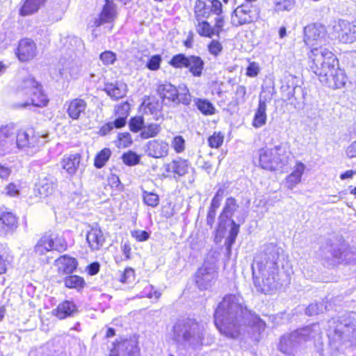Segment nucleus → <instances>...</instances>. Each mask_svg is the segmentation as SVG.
I'll return each instance as SVG.
<instances>
[{"label":"nucleus","mask_w":356,"mask_h":356,"mask_svg":"<svg viewBox=\"0 0 356 356\" xmlns=\"http://www.w3.org/2000/svg\"><path fill=\"white\" fill-rule=\"evenodd\" d=\"M266 108V99H262L261 95H260L258 108L255 112L252 122V125L254 127L259 128L266 124L267 119Z\"/></svg>","instance_id":"obj_31"},{"label":"nucleus","mask_w":356,"mask_h":356,"mask_svg":"<svg viewBox=\"0 0 356 356\" xmlns=\"http://www.w3.org/2000/svg\"><path fill=\"white\" fill-rule=\"evenodd\" d=\"M217 277L218 272L213 266L204 265L197 270L195 281L200 290H207L215 283Z\"/></svg>","instance_id":"obj_13"},{"label":"nucleus","mask_w":356,"mask_h":356,"mask_svg":"<svg viewBox=\"0 0 356 356\" xmlns=\"http://www.w3.org/2000/svg\"><path fill=\"white\" fill-rule=\"evenodd\" d=\"M138 341L135 338L126 339L114 344L111 351L112 356H138Z\"/></svg>","instance_id":"obj_18"},{"label":"nucleus","mask_w":356,"mask_h":356,"mask_svg":"<svg viewBox=\"0 0 356 356\" xmlns=\"http://www.w3.org/2000/svg\"><path fill=\"white\" fill-rule=\"evenodd\" d=\"M100 60L104 65H112L116 60V55L111 51H105L100 54Z\"/></svg>","instance_id":"obj_55"},{"label":"nucleus","mask_w":356,"mask_h":356,"mask_svg":"<svg viewBox=\"0 0 356 356\" xmlns=\"http://www.w3.org/2000/svg\"><path fill=\"white\" fill-rule=\"evenodd\" d=\"M339 28L337 30V37L343 43H352L356 41V24H350L346 20H339Z\"/></svg>","instance_id":"obj_22"},{"label":"nucleus","mask_w":356,"mask_h":356,"mask_svg":"<svg viewBox=\"0 0 356 356\" xmlns=\"http://www.w3.org/2000/svg\"><path fill=\"white\" fill-rule=\"evenodd\" d=\"M53 250V241L51 236L44 234L38 241L34 248V252L38 255H44L47 252Z\"/></svg>","instance_id":"obj_35"},{"label":"nucleus","mask_w":356,"mask_h":356,"mask_svg":"<svg viewBox=\"0 0 356 356\" xmlns=\"http://www.w3.org/2000/svg\"><path fill=\"white\" fill-rule=\"evenodd\" d=\"M65 285L67 288L75 289L78 291L84 287L85 281L83 278L78 275H70L65 278Z\"/></svg>","instance_id":"obj_40"},{"label":"nucleus","mask_w":356,"mask_h":356,"mask_svg":"<svg viewBox=\"0 0 356 356\" xmlns=\"http://www.w3.org/2000/svg\"><path fill=\"white\" fill-rule=\"evenodd\" d=\"M134 280V270L131 268H127L123 272H120L119 280L122 283L129 284Z\"/></svg>","instance_id":"obj_52"},{"label":"nucleus","mask_w":356,"mask_h":356,"mask_svg":"<svg viewBox=\"0 0 356 356\" xmlns=\"http://www.w3.org/2000/svg\"><path fill=\"white\" fill-rule=\"evenodd\" d=\"M0 221L8 228L16 227L17 224L16 216L10 212L3 213L0 217Z\"/></svg>","instance_id":"obj_47"},{"label":"nucleus","mask_w":356,"mask_h":356,"mask_svg":"<svg viewBox=\"0 0 356 356\" xmlns=\"http://www.w3.org/2000/svg\"><path fill=\"white\" fill-rule=\"evenodd\" d=\"M321 334L318 323L312 324L280 337L277 349L285 356H296L302 344Z\"/></svg>","instance_id":"obj_4"},{"label":"nucleus","mask_w":356,"mask_h":356,"mask_svg":"<svg viewBox=\"0 0 356 356\" xmlns=\"http://www.w3.org/2000/svg\"><path fill=\"white\" fill-rule=\"evenodd\" d=\"M216 23L214 27L213 28L215 31V34L219 35V33L222 31V28L224 26V17L222 15H217L215 19Z\"/></svg>","instance_id":"obj_62"},{"label":"nucleus","mask_w":356,"mask_h":356,"mask_svg":"<svg viewBox=\"0 0 356 356\" xmlns=\"http://www.w3.org/2000/svg\"><path fill=\"white\" fill-rule=\"evenodd\" d=\"M291 152L286 145L259 150V163L263 169L275 171L282 169L289 162Z\"/></svg>","instance_id":"obj_6"},{"label":"nucleus","mask_w":356,"mask_h":356,"mask_svg":"<svg viewBox=\"0 0 356 356\" xmlns=\"http://www.w3.org/2000/svg\"><path fill=\"white\" fill-rule=\"evenodd\" d=\"M1 194L8 197L16 198L20 196V190L15 184L9 183L3 188Z\"/></svg>","instance_id":"obj_44"},{"label":"nucleus","mask_w":356,"mask_h":356,"mask_svg":"<svg viewBox=\"0 0 356 356\" xmlns=\"http://www.w3.org/2000/svg\"><path fill=\"white\" fill-rule=\"evenodd\" d=\"M106 241L105 236L97 224L88 225L86 233V242L92 252L99 250Z\"/></svg>","instance_id":"obj_17"},{"label":"nucleus","mask_w":356,"mask_h":356,"mask_svg":"<svg viewBox=\"0 0 356 356\" xmlns=\"http://www.w3.org/2000/svg\"><path fill=\"white\" fill-rule=\"evenodd\" d=\"M211 54L218 56L222 50V46L218 40H213L208 46Z\"/></svg>","instance_id":"obj_58"},{"label":"nucleus","mask_w":356,"mask_h":356,"mask_svg":"<svg viewBox=\"0 0 356 356\" xmlns=\"http://www.w3.org/2000/svg\"><path fill=\"white\" fill-rule=\"evenodd\" d=\"M297 90H301V88L298 87H290L289 86L282 87V92L284 100L289 102L291 104H294L293 98L294 97V99H296L294 95Z\"/></svg>","instance_id":"obj_48"},{"label":"nucleus","mask_w":356,"mask_h":356,"mask_svg":"<svg viewBox=\"0 0 356 356\" xmlns=\"http://www.w3.org/2000/svg\"><path fill=\"white\" fill-rule=\"evenodd\" d=\"M169 64L176 68H187L193 76L200 77L204 67V60L197 56L179 54L174 56Z\"/></svg>","instance_id":"obj_10"},{"label":"nucleus","mask_w":356,"mask_h":356,"mask_svg":"<svg viewBox=\"0 0 356 356\" xmlns=\"http://www.w3.org/2000/svg\"><path fill=\"white\" fill-rule=\"evenodd\" d=\"M169 145L161 140H152L147 143L145 152L148 156L161 159L168 154Z\"/></svg>","instance_id":"obj_21"},{"label":"nucleus","mask_w":356,"mask_h":356,"mask_svg":"<svg viewBox=\"0 0 356 356\" xmlns=\"http://www.w3.org/2000/svg\"><path fill=\"white\" fill-rule=\"evenodd\" d=\"M15 133L13 125L0 129V156L15 152Z\"/></svg>","instance_id":"obj_15"},{"label":"nucleus","mask_w":356,"mask_h":356,"mask_svg":"<svg viewBox=\"0 0 356 356\" xmlns=\"http://www.w3.org/2000/svg\"><path fill=\"white\" fill-rule=\"evenodd\" d=\"M210 6H212V5L209 2V0H197L195 6L196 20L208 18L211 13Z\"/></svg>","instance_id":"obj_34"},{"label":"nucleus","mask_w":356,"mask_h":356,"mask_svg":"<svg viewBox=\"0 0 356 356\" xmlns=\"http://www.w3.org/2000/svg\"><path fill=\"white\" fill-rule=\"evenodd\" d=\"M309 58L312 60L310 68L316 75H318V72L325 70L328 66L338 64V60L334 54L325 47L312 48Z\"/></svg>","instance_id":"obj_8"},{"label":"nucleus","mask_w":356,"mask_h":356,"mask_svg":"<svg viewBox=\"0 0 356 356\" xmlns=\"http://www.w3.org/2000/svg\"><path fill=\"white\" fill-rule=\"evenodd\" d=\"M67 105V113L72 120H79L87 108L86 102L81 98H75L66 103Z\"/></svg>","instance_id":"obj_23"},{"label":"nucleus","mask_w":356,"mask_h":356,"mask_svg":"<svg viewBox=\"0 0 356 356\" xmlns=\"http://www.w3.org/2000/svg\"><path fill=\"white\" fill-rule=\"evenodd\" d=\"M47 0H26L22 6L19 13L22 16L31 15L39 10Z\"/></svg>","instance_id":"obj_33"},{"label":"nucleus","mask_w":356,"mask_h":356,"mask_svg":"<svg viewBox=\"0 0 356 356\" xmlns=\"http://www.w3.org/2000/svg\"><path fill=\"white\" fill-rule=\"evenodd\" d=\"M207 325L194 318L177 321L172 330V339L185 348L200 349L206 341Z\"/></svg>","instance_id":"obj_3"},{"label":"nucleus","mask_w":356,"mask_h":356,"mask_svg":"<svg viewBox=\"0 0 356 356\" xmlns=\"http://www.w3.org/2000/svg\"><path fill=\"white\" fill-rule=\"evenodd\" d=\"M57 185L56 179L52 176L42 175L37 184L40 195L48 196L53 193Z\"/></svg>","instance_id":"obj_25"},{"label":"nucleus","mask_w":356,"mask_h":356,"mask_svg":"<svg viewBox=\"0 0 356 356\" xmlns=\"http://www.w3.org/2000/svg\"><path fill=\"white\" fill-rule=\"evenodd\" d=\"M259 72V68L258 65L254 63H252L248 67L246 74L248 76L254 77L258 74Z\"/></svg>","instance_id":"obj_64"},{"label":"nucleus","mask_w":356,"mask_h":356,"mask_svg":"<svg viewBox=\"0 0 356 356\" xmlns=\"http://www.w3.org/2000/svg\"><path fill=\"white\" fill-rule=\"evenodd\" d=\"M245 312L243 298L238 295L225 296L218 304L214 322L219 332L227 338L236 339L241 334Z\"/></svg>","instance_id":"obj_2"},{"label":"nucleus","mask_w":356,"mask_h":356,"mask_svg":"<svg viewBox=\"0 0 356 356\" xmlns=\"http://www.w3.org/2000/svg\"><path fill=\"white\" fill-rule=\"evenodd\" d=\"M104 90L113 99L122 98L127 93V86L123 83H108Z\"/></svg>","instance_id":"obj_29"},{"label":"nucleus","mask_w":356,"mask_h":356,"mask_svg":"<svg viewBox=\"0 0 356 356\" xmlns=\"http://www.w3.org/2000/svg\"><path fill=\"white\" fill-rule=\"evenodd\" d=\"M188 166L189 164L186 160L178 158L166 165V171L181 177L188 172Z\"/></svg>","instance_id":"obj_30"},{"label":"nucleus","mask_w":356,"mask_h":356,"mask_svg":"<svg viewBox=\"0 0 356 356\" xmlns=\"http://www.w3.org/2000/svg\"><path fill=\"white\" fill-rule=\"evenodd\" d=\"M224 140V135L221 132H214L208 139L209 145L212 148H218Z\"/></svg>","instance_id":"obj_49"},{"label":"nucleus","mask_w":356,"mask_h":356,"mask_svg":"<svg viewBox=\"0 0 356 356\" xmlns=\"http://www.w3.org/2000/svg\"><path fill=\"white\" fill-rule=\"evenodd\" d=\"M305 169V165L302 163L298 162L296 163L294 170L286 179V186L287 188L292 189L296 184L300 182Z\"/></svg>","instance_id":"obj_32"},{"label":"nucleus","mask_w":356,"mask_h":356,"mask_svg":"<svg viewBox=\"0 0 356 356\" xmlns=\"http://www.w3.org/2000/svg\"><path fill=\"white\" fill-rule=\"evenodd\" d=\"M53 241V250L62 252L66 250L67 243L62 237H59L53 234H49Z\"/></svg>","instance_id":"obj_50"},{"label":"nucleus","mask_w":356,"mask_h":356,"mask_svg":"<svg viewBox=\"0 0 356 356\" xmlns=\"http://www.w3.org/2000/svg\"><path fill=\"white\" fill-rule=\"evenodd\" d=\"M355 316V313H351L340 318H332L327 322V337L334 348H339L343 341L356 339V322L353 321Z\"/></svg>","instance_id":"obj_5"},{"label":"nucleus","mask_w":356,"mask_h":356,"mask_svg":"<svg viewBox=\"0 0 356 356\" xmlns=\"http://www.w3.org/2000/svg\"><path fill=\"white\" fill-rule=\"evenodd\" d=\"M282 249L273 243L264 245L252 264V279L257 291L273 294L282 284L280 282L279 260Z\"/></svg>","instance_id":"obj_1"},{"label":"nucleus","mask_w":356,"mask_h":356,"mask_svg":"<svg viewBox=\"0 0 356 356\" xmlns=\"http://www.w3.org/2000/svg\"><path fill=\"white\" fill-rule=\"evenodd\" d=\"M131 236L139 242L146 241L149 238V234L144 230H134L131 232Z\"/></svg>","instance_id":"obj_59"},{"label":"nucleus","mask_w":356,"mask_h":356,"mask_svg":"<svg viewBox=\"0 0 356 356\" xmlns=\"http://www.w3.org/2000/svg\"><path fill=\"white\" fill-rule=\"evenodd\" d=\"M161 131V127L156 123L144 124L142 131L140 134L141 138L147 139L156 136Z\"/></svg>","instance_id":"obj_37"},{"label":"nucleus","mask_w":356,"mask_h":356,"mask_svg":"<svg viewBox=\"0 0 356 356\" xmlns=\"http://www.w3.org/2000/svg\"><path fill=\"white\" fill-rule=\"evenodd\" d=\"M204 19L197 20V24L196 25V31L202 36L211 38L215 35V31L210 24Z\"/></svg>","instance_id":"obj_39"},{"label":"nucleus","mask_w":356,"mask_h":356,"mask_svg":"<svg viewBox=\"0 0 356 356\" xmlns=\"http://www.w3.org/2000/svg\"><path fill=\"white\" fill-rule=\"evenodd\" d=\"M304 33V41L308 46L314 47L318 44H321L325 40V29L321 25H308L305 27Z\"/></svg>","instance_id":"obj_19"},{"label":"nucleus","mask_w":356,"mask_h":356,"mask_svg":"<svg viewBox=\"0 0 356 356\" xmlns=\"http://www.w3.org/2000/svg\"><path fill=\"white\" fill-rule=\"evenodd\" d=\"M172 146L177 153L182 152L185 149V140L181 136L174 138L172 142Z\"/></svg>","instance_id":"obj_56"},{"label":"nucleus","mask_w":356,"mask_h":356,"mask_svg":"<svg viewBox=\"0 0 356 356\" xmlns=\"http://www.w3.org/2000/svg\"><path fill=\"white\" fill-rule=\"evenodd\" d=\"M224 193H225V190L221 188H219L217 191L216 193L215 194L213 198L212 199L211 203V205L209 207L217 210L220 205Z\"/></svg>","instance_id":"obj_54"},{"label":"nucleus","mask_w":356,"mask_h":356,"mask_svg":"<svg viewBox=\"0 0 356 356\" xmlns=\"http://www.w3.org/2000/svg\"><path fill=\"white\" fill-rule=\"evenodd\" d=\"M194 102L202 114L209 115L215 113V107L209 100L195 98Z\"/></svg>","instance_id":"obj_38"},{"label":"nucleus","mask_w":356,"mask_h":356,"mask_svg":"<svg viewBox=\"0 0 356 356\" xmlns=\"http://www.w3.org/2000/svg\"><path fill=\"white\" fill-rule=\"evenodd\" d=\"M17 91L30 97V100L21 104L20 107H26L29 105L42 107L48 103L47 96L42 91L41 85L31 75H26L21 79Z\"/></svg>","instance_id":"obj_7"},{"label":"nucleus","mask_w":356,"mask_h":356,"mask_svg":"<svg viewBox=\"0 0 356 356\" xmlns=\"http://www.w3.org/2000/svg\"><path fill=\"white\" fill-rule=\"evenodd\" d=\"M241 324H243L241 333L247 327H250L251 331L248 330V332H252V337L255 341L259 340L260 335L266 329V323L251 312H245L244 321Z\"/></svg>","instance_id":"obj_16"},{"label":"nucleus","mask_w":356,"mask_h":356,"mask_svg":"<svg viewBox=\"0 0 356 356\" xmlns=\"http://www.w3.org/2000/svg\"><path fill=\"white\" fill-rule=\"evenodd\" d=\"M178 90L177 100L179 104L181 103L186 106L189 105L191 102V95L187 87L185 85L179 86Z\"/></svg>","instance_id":"obj_45"},{"label":"nucleus","mask_w":356,"mask_h":356,"mask_svg":"<svg viewBox=\"0 0 356 356\" xmlns=\"http://www.w3.org/2000/svg\"><path fill=\"white\" fill-rule=\"evenodd\" d=\"M212 6H210L211 13L220 15L222 10V3L218 0H209Z\"/></svg>","instance_id":"obj_63"},{"label":"nucleus","mask_w":356,"mask_h":356,"mask_svg":"<svg viewBox=\"0 0 356 356\" xmlns=\"http://www.w3.org/2000/svg\"><path fill=\"white\" fill-rule=\"evenodd\" d=\"M37 53L36 44L31 39L24 38L19 42L16 55L20 61L32 60L36 56Z\"/></svg>","instance_id":"obj_20"},{"label":"nucleus","mask_w":356,"mask_h":356,"mask_svg":"<svg viewBox=\"0 0 356 356\" xmlns=\"http://www.w3.org/2000/svg\"><path fill=\"white\" fill-rule=\"evenodd\" d=\"M130 106L127 102H124L118 105L115 108V114L127 117Z\"/></svg>","instance_id":"obj_60"},{"label":"nucleus","mask_w":356,"mask_h":356,"mask_svg":"<svg viewBox=\"0 0 356 356\" xmlns=\"http://www.w3.org/2000/svg\"><path fill=\"white\" fill-rule=\"evenodd\" d=\"M157 92L163 101L166 99L176 105L179 104V101L177 100V95H179L178 88L171 83H165L161 84L158 87Z\"/></svg>","instance_id":"obj_24"},{"label":"nucleus","mask_w":356,"mask_h":356,"mask_svg":"<svg viewBox=\"0 0 356 356\" xmlns=\"http://www.w3.org/2000/svg\"><path fill=\"white\" fill-rule=\"evenodd\" d=\"M47 135L40 136L35 134L32 129L19 130L15 134V145L17 149L26 152H33L37 147L44 144V141H40V139L45 138Z\"/></svg>","instance_id":"obj_11"},{"label":"nucleus","mask_w":356,"mask_h":356,"mask_svg":"<svg viewBox=\"0 0 356 356\" xmlns=\"http://www.w3.org/2000/svg\"><path fill=\"white\" fill-rule=\"evenodd\" d=\"M111 155V152L108 148H104L102 149L95 156L94 161V165L97 168H103L106 163L109 159Z\"/></svg>","instance_id":"obj_42"},{"label":"nucleus","mask_w":356,"mask_h":356,"mask_svg":"<svg viewBox=\"0 0 356 356\" xmlns=\"http://www.w3.org/2000/svg\"><path fill=\"white\" fill-rule=\"evenodd\" d=\"M143 199L145 204L152 207H156L159 203V197L157 194L145 190H143Z\"/></svg>","instance_id":"obj_46"},{"label":"nucleus","mask_w":356,"mask_h":356,"mask_svg":"<svg viewBox=\"0 0 356 356\" xmlns=\"http://www.w3.org/2000/svg\"><path fill=\"white\" fill-rule=\"evenodd\" d=\"M238 223H236L233 219L231 220L232 227L229 230V236L236 237L239 232V227L241 223L245 222V216H242L238 219Z\"/></svg>","instance_id":"obj_57"},{"label":"nucleus","mask_w":356,"mask_h":356,"mask_svg":"<svg viewBox=\"0 0 356 356\" xmlns=\"http://www.w3.org/2000/svg\"><path fill=\"white\" fill-rule=\"evenodd\" d=\"M145 122V119L143 116H134L130 119L129 122V127L132 132H141L144 127Z\"/></svg>","instance_id":"obj_43"},{"label":"nucleus","mask_w":356,"mask_h":356,"mask_svg":"<svg viewBox=\"0 0 356 356\" xmlns=\"http://www.w3.org/2000/svg\"><path fill=\"white\" fill-rule=\"evenodd\" d=\"M238 208V204L235 198L232 197L227 198L222 211L219 217L220 222H222L225 219H230Z\"/></svg>","instance_id":"obj_36"},{"label":"nucleus","mask_w":356,"mask_h":356,"mask_svg":"<svg viewBox=\"0 0 356 356\" xmlns=\"http://www.w3.org/2000/svg\"><path fill=\"white\" fill-rule=\"evenodd\" d=\"M117 17V8L113 0H106L99 15L90 22V27H99L104 24H113Z\"/></svg>","instance_id":"obj_14"},{"label":"nucleus","mask_w":356,"mask_h":356,"mask_svg":"<svg viewBox=\"0 0 356 356\" xmlns=\"http://www.w3.org/2000/svg\"><path fill=\"white\" fill-rule=\"evenodd\" d=\"M260 14V8L255 3L245 2L238 6L233 12L231 22L235 26L256 22Z\"/></svg>","instance_id":"obj_9"},{"label":"nucleus","mask_w":356,"mask_h":356,"mask_svg":"<svg viewBox=\"0 0 356 356\" xmlns=\"http://www.w3.org/2000/svg\"><path fill=\"white\" fill-rule=\"evenodd\" d=\"M77 312L76 306L74 302L65 300L60 303L56 309L52 311V314L59 319H64L73 316L74 314L77 313Z\"/></svg>","instance_id":"obj_27"},{"label":"nucleus","mask_w":356,"mask_h":356,"mask_svg":"<svg viewBox=\"0 0 356 356\" xmlns=\"http://www.w3.org/2000/svg\"><path fill=\"white\" fill-rule=\"evenodd\" d=\"M118 139L124 147H127L132 143L131 136L128 132L120 133L118 134Z\"/></svg>","instance_id":"obj_61"},{"label":"nucleus","mask_w":356,"mask_h":356,"mask_svg":"<svg viewBox=\"0 0 356 356\" xmlns=\"http://www.w3.org/2000/svg\"><path fill=\"white\" fill-rule=\"evenodd\" d=\"M55 265L59 273L70 274L76 268L78 263L75 258L63 255L55 261Z\"/></svg>","instance_id":"obj_26"},{"label":"nucleus","mask_w":356,"mask_h":356,"mask_svg":"<svg viewBox=\"0 0 356 356\" xmlns=\"http://www.w3.org/2000/svg\"><path fill=\"white\" fill-rule=\"evenodd\" d=\"M123 162L128 165H134L139 163L140 157L134 152H129L122 155Z\"/></svg>","instance_id":"obj_53"},{"label":"nucleus","mask_w":356,"mask_h":356,"mask_svg":"<svg viewBox=\"0 0 356 356\" xmlns=\"http://www.w3.org/2000/svg\"><path fill=\"white\" fill-rule=\"evenodd\" d=\"M316 76L324 86L332 89L343 87L347 79L344 71L339 67V63L328 66Z\"/></svg>","instance_id":"obj_12"},{"label":"nucleus","mask_w":356,"mask_h":356,"mask_svg":"<svg viewBox=\"0 0 356 356\" xmlns=\"http://www.w3.org/2000/svg\"><path fill=\"white\" fill-rule=\"evenodd\" d=\"M162 58L160 55L151 56L146 63V67L152 71H156L160 68Z\"/></svg>","instance_id":"obj_51"},{"label":"nucleus","mask_w":356,"mask_h":356,"mask_svg":"<svg viewBox=\"0 0 356 356\" xmlns=\"http://www.w3.org/2000/svg\"><path fill=\"white\" fill-rule=\"evenodd\" d=\"M327 301L322 300L319 302L310 304L306 309V314L309 316L316 315L321 313H323L327 310Z\"/></svg>","instance_id":"obj_41"},{"label":"nucleus","mask_w":356,"mask_h":356,"mask_svg":"<svg viewBox=\"0 0 356 356\" xmlns=\"http://www.w3.org/2000/svg\"><path fill=\"white\" fill-rule=\"evenodd\" d=\"M80 161L81 155L79 154L76 153L66 155L62 159V168L65 169L70 176H72L77 172V170L79 168Z\"/></svg>","instance_id":"obj_28"}]
</instances>
